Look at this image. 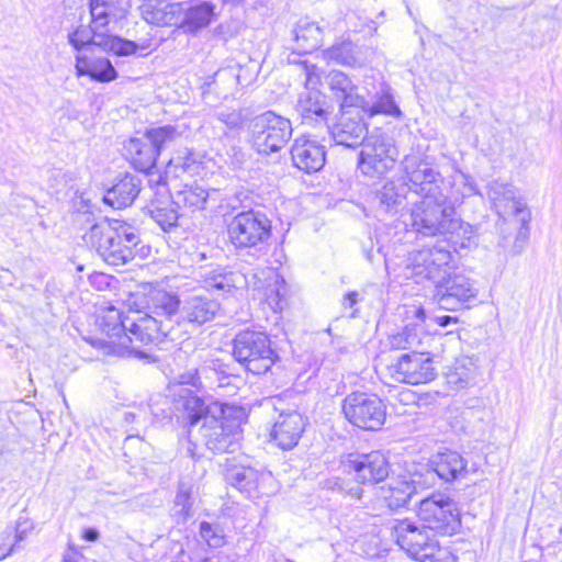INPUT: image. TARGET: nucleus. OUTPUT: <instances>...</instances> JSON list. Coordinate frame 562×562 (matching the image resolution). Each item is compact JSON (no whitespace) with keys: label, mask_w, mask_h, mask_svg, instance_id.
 I'll use <instances>...</instances> for the list:
<instances>
[{"label":"nucleus","mask_w":562,"mask_h":562,"mask_svg":"<svg viewBox=\"0 0 562 562\" xmlns=\"http://www.w3.org/2000/svg\"><path fill=\"white\" fill-rule=\"evenodd\" d=\"M239 67L237 65L218 69L213 76V83L218 87V92L226 98L239 85Z\"/></svg>","instance_id":"c03bdc74"},{"label":"nucleus","mask_w":562,"mask_h":562,"mask_svg":"<svg viewBox=\"0 0 562 562\" xmlns=\"http://www.w3.org/2000/svg\"><path fill=\"white\" fill-rule=\"evenodd\" d=\"M232 355L247 371L263 374L279 360L271 340L262 331L245 329L233 339Z\"/></svg>","instance_id":"0eeeda50"},{"label":"nucleus","mask_w":562,"mask_h":562,"mask_svg":"<svg viewBox=\"0 0 562 562\" xmlns=\"http://www.w3.org/2000/svg\"><path fill=\"white\" fill-rule=\"evenodd\" d=\"M179 384L181 385H191L195 389L201 386L200 375L196 370H190L179 376Z\"/></svg>","instance_id":"5fc2aeb1"},{"label":"nucleus","mask_w":562,"mask_h":562,"mask_svg":"<svg viewBox=\"0 0 562 562\" xmlns=\"http://www.w3.org/2000/svg\"><path fill=\"white\" fill-rule=\"evenodd\" d=\"M63 562H76V555L74 553H68L64 557Z\"/></svg>","instance_id":"69168bd1"},{"label":"nucleus","mask_w":562,"mask_h":562,"mask_svg":"<svg viewBox=\"0 0 562 562\" xmlns=\"http://www.w3.org/2000/svg\"><path fill=\"white\" fill-rule=\"evenodd\" d=\"M187 454L190 457L191 461H195L200 458L198 446L190 440H188Z\"/></svg>","instance_id":"052dcab7"},{"label":"nucleus","mask_w":562,"mask_h":562,"mask_svg":"<svg viewBox=\"0 0 562 562\" xmlns=\"http://www.w3.org/2000/svg\"><path fill=\"white\" fill-rule=\"evenodd\" d=\"M179 135L173 126L165 125L147 131L145 137L155 146L159 155L160 150L173 143Z\"/></svg>","instance_id":"09e8293b"},{"label":"nucleus","mask_w":562,"mask_h":562,"mask_svg":"<svg viewBox=\"0 0 562 562\" xmlns=\"http://www.w3.org/2000/svg\"><path fill=\"white\" fill-rule=\"evenodd\" d=\"M409 190L420 195L412 203L404 224L412 232L432 237L446 235L458 225L453 205L448 201L445 181L434 165L419 155H407L402 161Z\"/></svg>","instance_id":"f257e3e1"},{"label":"nucleus","mask_w":562,"mask_h":562,"mask_svg":"<svg viewBox=\"0 0 562 562\" xmlns=\"http://www.w3.org/2000/svg\"><path fill=\"white\" fill-rule=\"evenodd\" d=\"M431 465L437 475L446 482L464 477L467 473V461L457 451L437 453L431 460Z\"/></svg>","instance_id":"c756f323"},{"label":"nucleus","mask_w":562,"mask_h":562,"mask_svg":"<svg viewBox=\"0 0 562 562\" xmlns=\"http://www.w3.org/2000/svg\"><path fill=\"white\" fill-rule=\"evenodd\" d=\"M179 403L190 420L189 434L201 423L199 435L203 445L214 453L234 451L239 438L240 423L232 416V409L220 404L205 403L189 389L180 393Z\"/></svg>","instance_id":"f03ea898"},{"label":"nucleus","mask_w":562,"mask_h":562,"mask_svg":"<svg viewBox=\"0 0 562 562\" xmlns=\"http://www.w3.org/2000/svg\"><path fill=\"white\" fill-rule=\"evenodd\" d=\"M366 106H359L362 112L368 113L370 116L375 114H385L393 117H401L402 112L394 101L391 88L382 85L376 92L373 101L364 99Z\"/></svg>","instance_id":"72a5a7b5"},{"label":"nucleus","mask_w":562,"mask_h":562,"mask_svg":"<svg viewBox=\"0 0 562 562\" xmlns=\"http://www.w3.org/2000/svg\"><path fill=\"white\" fill-rule=\"evenodd\" d=\"M175 205V200H172L154 204L150 210L151 218L165 232H168L178 225L179 214Z\"/></svg>","instance_id":"a19ab883"},{"label":"nucleus","mask_w":562,"mask_h":562,"mask_svg":"<svg viewBox=\"0 0 562 562\" xmlns=\"http://www.w3.org/2000/svg\"><path fill=\"white\" fill-rule=\"evenodd\" d=\"M294 166L307 173L319 171L326 161L325 147L310 136L297 137L291 147Z\"/></svg>","instance_id":"4be33fe9"},{"label":"nucleus","mask_w":562,"mask_h":562,"mask_svg":"<svg viewBox=\"0 0 562 562\" xmlns=\"http://www.w3.org/2000/svg\"><path fill=\"white\" fill-rule=\"evenodd\" d=\"M415 322L405 326L404 331L407 336L409 348L414 350H424V347L431 340L430 336L424 330L426 313L422 306H414Z\"/></svg>","instance_id":"4c0bfd02"},{"label":"nucleus","mask_w":562,"mask_h":562,"mask_svg":"<svg viewBox=\"0 0 562 562\" xmlns=\"http://www.w3.org/2000/svg\"><path fill=\"white\" fill-rule=\"evenodd\" d=\"M272 283L267 292V302L274 312H281L286 306L288 285L284 279L272 272Z\"/></svg>","instance_id":"a18cd8bd"},{"label":"nucleus","mask_w":562,"mask_h":562,"mask_svg":"<svg viewBox=\"0 0 562 562\" xmlns=\"http://www.w3.org/2000/svg\"><path fill=\"white\" fill-rule=\"evenodd\" d=\"M302 69L305 75V90L299 94L295 110L304 123L326 122L331 113V105L326 95L317 89L322 80L321 69L304 61Z\"/></svg>","instance_id":"9b49d317"},{"label":"nucleus","mask_w":562,"mask_h":562,"mask_svg":"<svg viewBox=\"0 0 562 562\" xmlns=\"http://www.w3.org/2000/svg\"><path fill=\"white\" fill-rule=\"evenodd\" d=\"M101 48L110 50L117 56H128L137 52L138 45L135 42L124 40L119 36H113L110 33L109 25L104 32V38L102 40Z\"/></svg>","instance_id":"de8ad7c7"},{"label":"nucleus","mask_w":562,"mask_h":562,"mask_svg":"<svg viewBox=\"0 0 562 562\" xmlns=\"http://www.w3.org/2000/svg\"><path fill=\"white\" fill-rule=\"evenodd\" d=\"M342 467L345 472L353 474L355 480L362 484H376L390 473V462L380 451L349 454L342 460Z\"/></svg>","instance_id":"a211bd4d"},{"label":"nucleus","mask_w":562,"mask_h":562,"mask_svg":"<svg viewBox=\"0 0 562 562\" xmlns=\"http://www.w3.org/2000/svg\"><path fill=\"white\" fill-rule=\"evenodd\" d=\"M32 529L33 524L27 518H19L16 520L15 527L5 528V530L3 531V536L7 539H12L13 542L10 543V547L5 552L2 550V547L0 546V561L9 557L13 552L18 543L23 541Z\"/></svg>","instance_id":"49530a36"},{"label":"nucleus","mask_w":562,"mask_h":562,"mask_svg":"<svg viewBox=\"0 0 562 562\" xmlns=\"http://www.w3.org/2000/svg\"><path fill=\"white\" fill-rule=\"evenodd\" d=\"M83 538L87 541H97L99 539V531L93 528H88L83 532Z\"/></svg>","instance_id":"680f3d73"},{"label":"nucleus","mask_w":562,"mask_h":562,"mask_svg":"<svg viewBox=\"0 0 562 562\" xmlns=\"http://www.w3.org/2000/svg\"><path fill=\"white\" fill-rule=\"evenodd\" d=\"M180 308L181 299L177 294L164 290L154 291L150 294L148 312H135L132 324L140 333V344L158 342L166 337L177 339Z\"/></svg>","instance_id":"20e7f679"},{"label":"nucleus","mask_w":562,"mask_h":562,"mask_svg":"<svg viewBox=\"0 0 562 562\" xmlns=\"http://www.w3.org/2000/svg\"><path fill=\"white\" fill-rule=\"evenodd\" d=\"M366 256H367V259H368L369 261H373V260H374V254H373V251H372V250L368 251V252L366 254Z\"/></svg>","instance_id":"774afa93"},{"label":"nucleus","mask_w":562,"mask_h":562,"mask_svg":"<svg viewBox=\"0 0 562 562\" xmlns=\"http://www.w3.org/2000/svg\"><path fill=\"white\" fill-rule=\"evenodd\" d=\"M134 321L135 312L123 315L114 306H108L102 310V313L98 316L97 325L105 336L99 339L100 347L105 353L117 357H147V353L137 344L140 342V333L136 331V328L132 326Z\"/></svg>","instance_id":"39448f33"},{"label":"nucleus","mask_w":562,"mask_h":562,"mask_svg":"<svg viewBox=\"0 0 562 562\" xmlns=\"http://www.w3.org/2000/svg\"><path fill=\"white\" fill-rule=\"evenodd\" d=\"M220 311V303L203 293L187 294L181 299L179 312L180 326H201L214 319Z\"/></svg>","instance_id":"412c9836"},{"label":"nucleus","mask_w":562,"mask_h":562,"mask_svg":"<svg viewBox=\"0 0 562 562\" xmlns=\"http://www.w3.org/2000/svg\"><path fill=\"white\" fill-rule=\"evenodd\" d=\"M415 491L414 481L406 476H397L392 477L386 485L380 487L379 497L390 509L394 510L405 506Z\"/></svg>","instance_id":"cd10ccee"},{"label":"nucleus","mask_w":562,"mask_h":562,"mask_svg":"<svg viewBox=\"0 0 562 562\" xmlns=\"http://www.w3.org/2000/svg\"><path fill=\"white\" fill-rule=\"evenodd\" d=\"M139 192V178L126 173L106 191L103 200L114 209H124L133 204Z\"/></svg>","instance_id":"a878e982"},{"label":"nucleus","mask_w":562,"mask_h":562,"mask_svg":"<svg viewBox=\"0 0 562 562\" xmlns=\"http://www.w3.org/2000/svg\"><path fill=\"white\" fill-rule=\"evenodd\" d=\"M347 420L364 430H379L385 423L386 406L375 394L352 392L342 401Z\"/></svg>","instance_id":"9d476101"},{"label":"nucleus","mask_w":562,"mask_h":562,"mask_svg":"<svg viewBox=\"0 0 562 562\" xmlns=\"http://www.w3.org/2000/svg\"><path fill=\"white\" fill-rule=\"evenodd\" d=\"M204 283L207 290L231 292L245 283V277L239 272L217 268L205 274Z\"/></svg>","instance_id":"e433bc0d"},{"label":"nucleus","mask_w":562,"mask_h":562,"mask_svg":"<svg viewBox=\"0 0 562 562\" xmlns=\"http://www.w3.org/2000/svg\"><path fill=\"white\" fill-rule=\"evenodd\" d=\"M270 234L271 223L260 212H240L227 225L228 239L236 248L257 247L266 243Z\"/></svg>","instance_id":"ddd939ff"},{"label":"nucleus","mask_w":562,"mask_h":562,"mask_svg":"<svg viewBox=\"0 0 562 562\" xmlns=\"http://www.w3.org/2000/svg\"><path fill=\"white\" fill-rule=\"evenodd\" d=\"M323 56L328 61L345 66H358L363 63L360 48L350 41L333 45L323 52Z\"/></svg>","instance_id":"c9c22d12"},{"label":"nucleus","mask_w":562,"mask_h":562,"mask_svg":"<svg viewBox=\"0 0 562 562\" xmlns=\"http://www.w3.org/2000/svg\"><path fill=\"white\" fill-rule=\"evenodd\" d=\"M13 542L12 539H7L3 533L1 535V543L0 546L2 547V550L5 552L8 551L9 547H10V543Z\"/></svg>","instance_id":"0e129e2a"},{"label":"nucleus","mask_w":562,"mask_h":562,"mask_svg":"<svg viewBox=\"0 0 562 562\" xmlns=\"http://www.w3.org/2000/svg\"><path fill=\"white\" fill-rule=\"evenodd\" d=\"M85 243L111 266H122L134 258L140 239L136 229L121 221L102 218L83 235Z\"/></svg>","instance_id":"7ed1b4c3"},{"label":"nucleus","mask_w":562,"mask_h":562,"mask_svg":"<svg viewBox=\"0 0 562 562\" xmlns=\"http://www.w3.org/2000/svg\"><path fill=\"white\" fill-rule=\"evenodd\" d=\"M409 186V181L407 183L394 180L386 181L378 191V199L380 200V203L385 205L387 209L397 205L405 198Z\"/></svg>","instance_id":"37998d69"},{"label":"nucleus","mask_w":562,"mask_h":562,"mask_svg":"<svg viewBox=\"0 0 562 562\" xmlns=\"http://www.w3.org/2000/svg\"><path fill=\"white\" fill-rule=\"evenodd\" d=\"M192 491L193 485L184 477L180 479L178 492L175 497V513L182 521H186L192 515Z\"/></svg>","instance_id":"79ce46f5"},{"label":"nucleus","mask_w":562,"mask_h":562,"mask_svg":"<svg viewBox=\"0 0 562 562\" xmlns=\"http://www.w3.org/2000/svg\"><path fill=\"white\" fill-rule=\"evenodd\" d=\"M243 29V22L238 19H231L221 23L216 27V34L220 38L227 42L231 38L236 37Z\"/></svg>","instance_id":"864d4df0"},{"label":"nucleus","mask_w":562,"mask_h":562,"mask_svg":"<svg viewBox=\"0 0 562 562\" xmlns=\"http://www.w3.org/2000/svg\"><path fill=\"white\" fill-rule=\"evenodd\" d=\"M201 562H228L224 557H206Z\"/></svg>","instance_id":"e2e57ef3"},{"label":"nucleus","mask_w":562,"mask_h":562,"mask_svg":"<svg viewBox=\"0 0 562 562\" xmlns=\"http://www.w3.org/2000/svg\"><path fill=\"white\" fill-rule=\"evenodd\" d=\"M445 193L448 195L451 205L460 202L465 196L480 194L471 177L461 171L451 176L450 190Z\"/></svg>","instance_id":"58836bf2"},{"label":"nucleus","mask_w":562,"mask_h":562,"mask_svg":"<svg viewBox=\"0 0 562 562\" xmlns=\"http://www.w3.org/2000/svg\"><path fill=\"white\" fill-rule=\"evenodd\" d=\"M419 519L434 532L452 535L460 525L456 503L443 493H434L419 503Z\"/></svg>","instance_id":"4468645a"},{"label":"nucleus","mask_w":562,"mask_h":562,"mask_svg":"<svg viewBox=\"0 0 562 562\" xmlns=\"http://www.w3.org/2000/svg\"><path fill=\"white\" fill-rule=\"evenodd\" d=\"M479 290L475 282L464 273H447L436 281L434 300L447 311H454L463 304L475 300Z\"/></svg>","instance_id":"dca6fc26"},{"label":"nucleus","mask_w":562,"mask_h":562,"mask_svg":"<svg viewBox=\"0 0 562 562\" xmlns=\"http://www.w3.org/2000/svg\"><path fill=\"white\" fill-rule=\"evenodd\" d=\"M306 418L297 409H280L274 419L271 438L283 450L294 448L306 427Z\"/></svg>","instance_id":"6ab92c4d"},{"label":"nucleus","mask_w":562,"mask_h":562,"mask_svg":"<svg viewBox=\"0 0 562 562\" xmlns=\"http://www.w3.org/2000/svg\"><path fill=\"white\" fill-rule=\"evenodd\" d=\"M214 4L207 1L191 5L184 12L182 11V20L179 25L189 32H195L206 27L214 16Z\"/></svg>","instance_id":"f704fd0d"},{"label":"nucleus","mask_w":562,"mask_h":562,"mask_svg":"<svg viewBox=\"0 0 562 562\" xmlns=\"http://www.w3.org/2000/svg\"><path fill=\"white\" fill-rule=\"evenodd\" d=\"M360 109H345L337 122L330 127V135L337 145L355 147L363 145L367 135V125L360 114Z\"/></svg>","instance_id":"aec40b11"},{"label":"nucleus","mask_w":562,"mask_h":562,"mask_svg":"<svg viewBox=\"0 0 562 562\" xmlns=\"http://www.w3.org/2000/svg\"><path fill=\"white\" fill-rule=\"evenodd\" d=\"M125 149L131 162L139 171L147 172L155 166L157 149L145 136L130 139Z\"/></svg>","instance_id":"2f4dec72"},{"label":"nucleus","mask_w":562,"mask_h":562,"mask_svg":"<svg viewBox=\"0 0 562 562\" xmlns=\"http://www.w3.org/2000/svg\"><path fill=\"white\" fill-rule=\"evenodd\" d=\"M390 372L395 381L412 385L428 383L437 375L434 360L425 350L402 355Z\"/></svg>","instance_id":"f3484780"},{"label":"nucleus","mask_w":562,"mask_h":562,"mask_svg":"<svg viewBox=\"0 0 562 562\" xmlns=\"http://www.w3.org/2000/svg\"><path fill=\"white\" fill-rule=\"evenodd\" d=\"M291 135L290 121L271 111L256 116L251 123V144L259 154L279 151Z\"/></svg>","instance_id":"1a4fd4ad"},{"label":"nucleus","mask_w":562,"mask_h":562,"mask_svg":"<svg viewBox=\"0 0 562 562\" xmlns=\"http://www.w3.org/2000/svg\"><path fill=\"white\" fill-rule=\"evenodd\" d=\"M139 10L147 23L158 26L179 25L182 20L181 4L176 2L146 0Z\"/></svg>","instance_id":"b1692460"},{"label":"nucleus","mask_w":562,"mask_h":562,"mask_svg":"<svg viewBox=\"0 0 562 562\" xmlns=\"http://www.w3.org/2000/svg\"><path fill=\"white\" fill-rule=\"evenodd\" d=\"M454 266V255L445 241L415 249L408 254L407 268L412 273L438 281Z\"/></svg>","instance_id":"f8f14e48"},{"label":"nucleus","mask_w":562,"mask_h":562,"mask_svg":"<svg viewBox=\"0 0 562 562\" xmlns=\"http://www.w3.org/2000/svg\"><path fill=\"white\" fill-rule=\"evenodd\" d=\"M214 117L231 131L241 130L248 120L247 114L241 109L228 108L216 111Z\"/></svg>","instance_id":"8fccbe9b"},{"label":"nucleus","mask_w":562,"mask_h":562,"mask_svg":"<svg viewBox=\"0 0 562 562\" xmlns=\"http://www.w3.org/2000/svg\"><path fill=\"white\" fill-rule=\"evenodd\" d=\"M435 322L441 326V327H447L449 326L450 324H456L458 323V318L457 317H452V316H449V315H445V316H438L435 318Z\"/></svg>","instance_id":"bf43d9fd"},{"label":"nucleus","mask_w":562,"mask_h":562,"mask_svg":"<svg viewBox=\"0 0 562 562\" xmlns=\"http://www.w3.org/2000/svg\"><path fill=\"white\" fill-rule=\"evenodd\" d=\"M245 0H223V2L225 4H232V5H237V4H240L243 3Z\"/></svg>","instance_id":"338daca9"},{"label":"nucleus","mask_w":562,"mask_h":562,"mask_svg":"<svg viewBox=\"0 0 562 562\" xmlns=\"http://www.w3.org/2000/svg\"><path fill=\"white\" fill-rule=\"evenodd\" d=\"M449 234L453 235V244L461 248L470 247L474 238L473 227L470 224L461 223L459 218L457 227Z\"/></svg>","instance_id":"603ef678"},{"label":"nucleus","mask_w":562,"mask_h":562,"mask_svg":"<svg viewBox=\"0 0 562 562\" xmlns=\"http://www.w3.org/2000/svg\"><path fill=\"white\" fill-rule=\"evenodd\" d=\"M361 300L359 292L350 291L342 299L345 308H352Z\"/></svg>","instance_id":"13d9d810"},{"label":"nucleus","mask_w":562,"mask_h":562,"mask_svg":"<svg viewBox=\"0 0 562 562\" xmlns=\"http://www.w3.org/2000/svg\"><path fill=\"white\" fill-rule=\"evenodd\" d=\"M207 199L209 190L196 182L184 184L182 189L177 191L173 195L176 205L187 209L190 212L204 210Z\"/></svg>","instance_id":"473e14b6"},{"label":"nucleus","mask_w":562,"mask_h":562,"mask_svg":"<svg viewBox=\"0 0 562 562\" xmlns=\"http://www.w3.org/2000/svg\"><path fill=\"white\" fill-rule=\"evenodd\" d=\"M325 82L340 109L366 106L364 98L358 93L357 86L340 70H331L325 76Z\"/></svg>","instance_id":"5701e85b"},{"label":"nucleus","mask_w":562,"mask_h":562,"mask_svg":"<svg viewBox=\"0 0 562 562\" xmlns=\"http://www.w3.org/2000/svg\"><path fill=\"white\" fill-rule=\"evenodd\" d=\"M200 537L211 548H221L225 543L224 535L218 526L212 525L207 521H202L200 524Z\"/></svg>","instance_id":"3c124183"},{"label":"nucleus","mask_w":562,"mask_h":562,"mask_svg":"<svg viewBox=\"0 0 562 562\" xmlns=\"http://www.w3.org/2000/svg\"><path fill=\"white\" fill-rule=\"evenodd\" d=\"M396 153L390 139L382 134H372L364 140L359 157V169L368 177L385 175L393 168Z\"/></svg>","instance_id":"2eb2a0df"},{"label":"nucleus","mask_w":562,"mask_h":562,"mask_svg":"<svg viewBox=\"0 0 562 562\" xmlns=\"http://www.w3.org/2000/svg\"><path fill=\"white\" fill-rule=\"evenodd\" d=\"M195 164L194 159L192 158L191 155H187L186 157H181V156H178V157H175V158H171L169 160V166L170 167H175V168H180L182 169L183 171H189L191 170V167Z\"/></svg>","instance_id":"6e6d98bb"},{"label":"nucleus","mask_w":562,"mask_h":562,"mask_svg":"<svg viewBox=\"0 0 562 562\" xmlns=\"http://www.w3.org/2000/svg\"><path fill=\"white\" fill-rule=\"evenodd\" d=\"M477 375V369L471 359H461L457 361L453 370L448 374L450 384L458 389H463L474 384Z\"/></svg>","instance_id":"ea45409f"},{"label":"nucleus","mask_w":562,"mask_h":562,"mask_svg":"<svg viewBox=\"0 0 562 562\" xmlns=\"http://www.w3.org/2000/svg\"><path fill=\"white\" fill-rule=\"evenodd\" d=\"M117 4L119 0H90L91 24H80L68 33V43L74 49L80 52L89 45L101 47L110 20L125 13L124 10H119Z\"/></svg>","instance_id":"6e6552de"},{"label":"nucleus","mask_w":562,"mask_h":562,"mask_svg":"<svg viewBox=\"0 0 562 562\" xmlns=\"http://www.w3.org/2000/svg\"><path fill=\"white\" fill-rule=\"evenodd\" d=\"M295 46L293 49L297 54H307L318 48L323 41V30L308 18L299 20L293 30Z\"/></svg>","instance_id":"7c9ffc66"},{"label":"nucleus","mask_w":562,"mask_h":562,"mask_svg":"<svg viewBox=\"0 0 562 562\" xmlns=\"http://www.w3.org/2000/svg\"><path fill=\"white\" fill-rule=\"evenodd\" d=\"M389 340L393 349H411L404 329L390 336Z\"/></svg>","instance_id":"4d7b16f0"},{"label":"nucleus","mask_w":562,"mask_h":562,"mask_svg":"<svg viewBox=\"0 0 562 562\" xmlns=\"http://www.w3.org/2000/svg\"><path fill=\"white\" fill-rule=\"evenodd\" d=\"M75 68L78 76H89L100 82H109L117 77L112 63L104 57L90 58L87 55L78 54Z\"/></svg>","instance_id":"c85d7f7f"},{"label":"nucleus","mask_w":562,"mask_h":562,"mask_svg":"<svg viewBox=\"0 0 562 562\" xmlns=\"http://www.w3.org/2000/svg\"><path fill=\"white\" fill-rule=\"evenodd\" d=\"M392 537L419 562H457L452 552L439 544L434 531L426 525L419 526L408 519L397 520L392 526Z\"/></svg>","instance_id":"423d86ee"},{"label":"nucleus","mask_w":562,"mask_h":562,"mask_svg":"<svg viewBox=\"0 0 562 562\" xmlns=\"http://www.w3.org/2000/svg\"><path fill=\"white\" fill-rule=\"evenodd\" d=\"M267 479H270L269 474L259 473L257 470L246 467H233L226 473V480L249 497H256L263 493L261 483Z\"/></svg>","instance_id":"bb28decb"},{"label":"nucleus","mask_w":562,"mask_h":562,"mask_svg":"<svg viewBox=\"0 0 562 562\" xmlns=\"http://www.w3.org/2000/svg\"><path fill=\"white\" fill-rule=\"evenodd\" d=\"M487 195L498 215L519 214L526 209V204L516 199L514 187L508 183L491 182Z\"/></svg>","instance_id":"393cba45"}]
</instances>
